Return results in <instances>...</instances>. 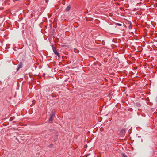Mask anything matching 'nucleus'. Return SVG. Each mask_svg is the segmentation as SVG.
<instances>
[{
  "label": "nucleus",
  "mask_w": 157,
  "mask_h": 157,
  "mask_svg": "<svg viewBox=\"0 0 157 157\" xmlns=\"http://www.w3.org/2000/svg\"><path fill=\"white\" fill-rule=\"evenodd\" d=\"M71 7V5H70L69 6H68L67 7V8H66V9H65L66 11H67V12L69 11L70 10Z\"/></svg>",
  "instance_id": "1"
},
{
  "label": "nucleus",
  "mask_w": 157,
  "mask_h": 157,
  "mask_svg": "<svg viewBox=\"0 0 157 157\" xmlns=\"http://www.w3.org/2000/svg\"><path fill=\"white\" fill-rule=\"evenodd\" d=\"M55 112L52 111V113L50 115V117H53L55 116Z\"/></svg>",
  "instance_id": "2"
},
{
  "label": "nucleus",
  "mask_w": 157,
  "mask_h": 157,
  "mask_svg": "<svg viewBox=\"0 0 157 157\" xmlns=\"http://www.w3.org/2000/svg\"><path fill=\"white\" fill-rule=\"evenodd\" d=\"M55 112L52 111V113L50 115V117H53L55 116Z\"/></svg>",
  "instance_id": "3"
},
{
  "label": "nucleus",
  "mask_w": 157,
  "mask_h": 157,
  "mask_svg": "<svg viewBox=\"0 0 157 157\" xmlns=\"http://www.w3.org/2000/svg\"><path fill=\"white\" fill-rule=\"evenodd\" d=\"M53 120V117H50L48 121V122H49V123L52 122Z\"/></svg>",
  "instance_id": "4"
},
{
  "label": "nucleus",
  "mask_w": 157,
  "mask_h": 157,
  "mask_svg": "<svg viewBox=\"0 0 157 157\" xmlns=\"http://www.w3.org/2000/svg\"><path fill=\"white\" fill-rule=\"evenodd\" d=\"M125 129L124 128H123L121 130V133H125Z\"/></svg>",
  "instance_id": "5"
},
{
  "label": "nucleus",
  "mask_w": 157,
  "mask_h": 157,
  "mask_svg": "<svg viewBox=\"0 0 157 157\" xmlns=\"http://www.w3.org/2000/svg\"><path fill=\"white\" fill-rule=\"evenodd\" d=\"M18 67L20 68H22V63H20V64H19L18 66Z\"/></svg>",
  "instance_id": "6"
},
{
  "label": "nucleus",
  "mask_w": 157,
  "mask_h": 157,
  "mask_svg": "<svg viewBox=\"0 0 157 157\" xmlns=\"http://www.w3.org/2000/svg\"><path fill=\"white\" fill-rule=\"evenodd\" d=\"M54 141H56L57 140V139L58 138V135H56V136H55L54 137Z\"/></svg>",
  "instance_id": "7"
},
{
  "label": "nucleus",
  "mask_w": 157,
  "mask_h": 157,
  "mask_svg": "<svg viewBox=\"0 0 157 157\" xmlns=\"http://www.w3.org/2000/svg\"><path fill=\"white\" fill-rule=\"evenodd\" d=\"M52 49L54 52L56 50V48L53 46V45H52Z\"/></svg>",
  "instance_id": "8"
},
{
  "label": "nucleus",
  "mask_w": 157,
  "mask_h": 157,
  "mask_svg": "<svg viewBox=\"0 0 157 157\" xmlns=\"http://www.w3.org/2000/svg\"><path fill=\"white\" fill-rule=\"evenodd\" d=\"M122 157H127V156L126 155L125 153H122Z\"/></svg>",
  "instance_id": "9"
},
{
  "label": "nucleus",
  "mask_w": 157,
  "mask_h": 157,
  "mask_svg": "<svg viewBox=\"0 0 157 157\" xmlns=\"http://www.w3.org/2000/svg\"><path fill=\"white\" fill-rule=\"evenodd\" d=\"M53 145L52 144H50L49 146V148H52L53 147Z\"/></svg>",
  "instance_id": "10"
},
{
  "label": "nucleus",
  "mask_w": 157,
  "mask_h": 157,
  "mask_svg": "<svg viewBox=\"0 0 157 157\" xmlns=\"http://www.w3.org/2000/svg\"><path fill=\"white\" fill-rule=\"evenodd\" d=\"M55 54L58 57H60L59 54L58 52Z\"/></svg>",
  "instance_id": "11"
},
{
  "label": "nucleus",
  "mask_w": 157,
  "mask_h": 157,
  "mask_svg": "<svg viewBox=\"0 0 157 157\" xmlns=\"http://www.w3.org/2000/svg\"><path fill=\"white\" fill-rule=\"evenodd\" d=\"M117 25L119 26H121L122 25L120 23H117Z\"/></svg>",
  "instance_id": "12"
},
{
  "label": "nucleus",
  "mask_w": 157,
  "mask_h": 157,
  "mask_svg": "<svg viewBox=\"0 0 157 157\" xmlns=\"http://www.w3.org/2000/svg\"><path fill=\"white\" fill-rule=\"evenodd\" d=\"M54 52V53L55 54H56V53H57V52H58L57 51V50H56L55 51H54L53 52Z\"/></svg>",
  "instance_id": "13"
},
{
  "label": "nucleus",
  "mask_w": 157,
  "mask_h": 157,
  "mask_svg": "<svg viewBox=\"0 0 157 157\" xmlns=\"http://www.w3.org/2000/svg\"><path fill=\"white\" fill-rule=\"evenodd\" d=\"M19 69H20V68L18 67L17 68V71H19Z\"/></svg>",
  "instance_id": "14"
},
{
  "label": "nucleus",
  "mask_w": 157,
  "mask_h": 157,
  "mask_svg": "<svg viewBox=\"0 0 157 157\" xmlns=\"http://www.w3.org/2000/svg\"><path fill=\"white\" fill-rule=\"evenodd\" d=\"M155 101L157 102V97L156 98V99L155 100Z\"/></svg>",
  "instance_id": "15"
},
{
  "label": "nucleus",
  "mask_w": 157,
  "mask_h": 157,
  "mask_svg": "<svg viewBox=\"0 0 157 157\" xmlns=\"http://www.w3.org/2000/svg\"><path fill=\"white\" fill-rule=\"evenodd\" d=\"M88 13V12H86V13Z\"/></svg>",
  "instance_id": "16"
},
{
  "label": "nucleus",
  "mask_w": 157,
  "mask_h": 157,
  "mask_svg": "<svg viewBox=\"0 0 157 157\" xmlns=\"http://www.w3.org/2000/svg\"><path fill=\"white\" fill-rule=\"evenodd\" d=\"M25 55H26V54H25Z\"/></svg>",
  "instance_id": "17"
}]
</instances>
